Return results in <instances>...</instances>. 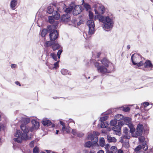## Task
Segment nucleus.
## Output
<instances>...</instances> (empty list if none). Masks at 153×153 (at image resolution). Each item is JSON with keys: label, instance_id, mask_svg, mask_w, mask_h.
<instances>
[{"label": "nucleus", "instance_id": "nucleus-1", "mask_svg": "<svg viewBox=\"0 0 153 153\" xmlns=\"http://www.w3.org/2000/svg\"><path fill=\"white\" fill-rule=\"evenodd\" d=\"M20 127L23 133L22 134L20 130H17L16 133L14 135L16 137L13 139V140L15 142L18 143H21L23 140H30L32 136V135H30L29 137L27 135V133L29 131L28 127L25 125L22 124Z\"/></svg>", "mask_w": 153, "mask_h": 153}, {"label": "nucleus", "instance_id": "nucleus-2", "mask_svg": "<svg viewBox=\"0 0 153 153\" xmlns=\"http://www.w3.org/2000/svg\"><path fill=\"white\" fill-rule=\"evenodd\" d=\"M98 19L103 23V28L106 31L110 30L113 27L114 24L113 16L111 14L106 16L99 15Z\"/></svg>", "mask_w": 153, "mask_h": 153}, {"label": "nucleus", "instance_id": "nucleus-3", "mask_svg": "<svg viewBox=\"0 0 153 153\" xmlns=\"http://www.w3.org/2000/svg\"><path fill=\"white\" fill-rule=\"evenodd\" d=\"M57 27L56 25H52L49 26L48 29L50 31L49 36L51 40L54 41L56 40L58 37V34L57 31L54 29H56Z\"/></svg>", "mask_w": 153, "mask_h": 153}, {"label": "nucleus", "instance_id": "nucleus-4", "mask_svg": "<svg viewBox=\"0 0 153 153\" xmlns=\"http://www.w3.org/2000/svg\"><path fill=\"white\" fill-rule=\"evenodd\" d=\"M94 8V11L95 13L97 16L98 19V16L101 15L100 14H103L105 12V9L104 6L102 5L99 3H95L94 4L93 6Z\"/></svg>", "mask_w": 153, "mask_h": 153}, {"label": "nucleus", "instance_id": "nucleus-5", "mask_svg": "<svg viewBox=\"0 0 153 153\" xmlns=\"http://www.w3.org/2000/svg\"><path fill=\"white\" fill-rule=\"evenodd\" d=\"M99 134V133L95 131H93L88 134L87 137V139L91 140L92 142L94 144L97 143L98 141V138L97 136Z\"/></svg>", "mask_w": 153, "mask_h": 153}, {"label": "nucleus", "instance_id": "nucleus-6", "mask_svg": "<svg viewBox=\"0 0 153 153\" xmlns=\"http://www.w3.org/2000/svg\"><path fill=\"white\" fill-rule=\"evenodd\" d=\"M94 65L95 67L97 68L98 73L103 74L108 72L107 67L99 65V64L98 62L95 63Z\"/></svg>", "mask_w": 153, "mask_h": 153}, {"label": "nucleus", "instance_id": "nucleus-7", "mask_svg": "<svg viewBox=\"0 0 153 153\" xmlns=\"http://www.w3.org/2000/svg\"><path fill=\"white\" fill-rule=\"evenodd\" d=\"M55 7L57 9V11L59 12H61L60 10L62 8L61 7H58V5L56 3H54L52 5H51L48 6L47 7V12L51 14L53 11L54 8Z\"/></svg>", "mask_w": 153, "mask_h": 153}, {"label": "nucleus", "instance_id": "nucleus-8", "mask_svg": "<svg viewBox=\"0 0 153 153\" xmlns=\"http://www.w3.org/2000/svg\"><path fill=\"white\" fill-rule=\"evenodd\" d=\"M143 128L142 125L140 124H138L137 126L135 133L133 134L132 136L134 137H137L138 136L142 134Z\"/></svg>", "mask_w": 153, "mask_h": 153}, {"label": "nucleus", "instance_id": "nucleus-9", "mask_svg": "<svg viewBox=\"0 0 153 153\" xmlns=\"http://www.w3.org/2000/svg\"><path fill=\"white\" fill-rule=\"evenodd\" d=\"M31 123L32 124V127L30 129V131L31 132L33 131L35 129H38L39 127V123L36 120H31Z\"/></svg>", "mask_w": 153, "mask_h": 153}, {"label": "nucleus", "instance_id": "nucleus-10", "mask_svg": "<svg viewBox=\"0 0 153 153\" xmlns=\"http://www.w3.org/2000/svg\"><path fill=\"white\" fill-rule=\"evenodd\" d=\"M73 13L74 15H77L80 13L82 11V7L79 5H76L73 9Z\"/></svg>", "mask_w": 153, "mask_h": 153}, {"label": "nucleus", "instance_id": "nucleus-11", "mask_svg": "<svg viewBox=\"0 0 153 153\" xmlns=\"http://www.w3.org/2000/svg\"><path fill=\"white\" fill-rule=\"evenodd\" d=\"M145 138L143 136H141L139 137V140L140 143H142L143 149L146 151L148 149V146L146 144V142L145 141Z\"/></svg>", "mask_w": 153, "mask_h": 153}, {"label": "nucleus", "instance_id": "nucleus-12", "mask_svg": "<svg viewBox=\"0 0 153 153\" xmlns=\"http://www.w3.org/2000/svg\"><path fill=\"white\" fill-rule=\"evenodd\" d=\"M130 134L129 133L128 129L127 127L124 128L123 129V137L124 139H129L130 137Z\"/></svg>", "mask_w": 153, "mask_h": 153}, {"label": "nucleus", "instance_id": "nucleus-13", "mask_svg": "<svg viewBox=\"0 0 153 153\" xmlns=\"http://www.w3.org/2000/svg\"><path fill=\"white\" fill-rule=\"evenodd\" d=\"M42 122V124L44 126H50L51 125L52 127H53L55 126L53 124H52L50 120H48V119H43Z\"/></svg>", "mask_w": 153, "mask_h": 153}, {"label": "nucleus", "instance_id": "nucleus-14", "mask_svg": "<svg viewBox=\"0 0 153 153\" xmlns=\"http://www.w3.org/2000/svg\"><path fill=\"white\" fill-rule=\"evenodd\" d=\"M60 4L64 11L67 13H70L73 9V6H70L68 8H66L65 9V4L62 3Z\"/></svg>", "mask_w": 153, "mask_h": 153}, {"label": "nucleus", "instance_id": "nucleus-15", "mask_svg": "<svg viewBox=\"0 0 153 153\" xmlns=\"http://www.w3.org/2000/svg\"><path fill=\"white\" fill-rule=\"evenodd\" d=\"M70 20V16L68 14L63 15L61 17V21L64 22H67Z\"/></svg>", "mask_w": 153, "mask_h": 153}, {"label": "nucleus", "instance_id": "nucleus-16", "mask_svg": "<svg viewBox=\"0 0 153 153\" xmlns=\"http://www.w3.org/2000/svg\"><path fill=\"white\" fill-rule=\"evenodd\" d=\"M140 57L139 56H136L135 55H132L131 57V59L133 64L134 65H136L138 62V59Z\"/></svg>", "mask_w": 153, "mask_h": 153}, {"label": "nucleus", "instance_id": "nucleus-17", "mask_svg": "<svg viewBox=\"0 0 153 153\" xmlns=\"http://www.w3.org/2000/svg\"><path fill=\"white\" fill-rule=\"evenodd\" d=\"M18 0H12L10 3V7L12 10H14L17 4Z\"/></svg>", "mask_w": 153, "mask_h": 153}, {"label": "nucleus", "instance_id": "nucleus-18", "mask_svg": "<svg viewBox=\"0 0 153 153\" xmlns=\"http://www.w3.org/2000/svg\"><path fill=\"white\" fill-rule=\"evenodd\" d=\"M112 130L115 132V133L116 134H120V131L121 130V128L118 126H115L113 127Z\"/></svg>", "mask_w": 153, "mask_h": 153}, {"label": "nucleus", "instance_id": "nucleus-19", "mask_svg": "<svg viewBox=\"0 0 153 153\" xmlns=\"http://www.w3.org/2000/svg\"><path fill=\"white\" fill-rule=\"evenodd\" d=\"M144 66L146 68H152L153 65L150 61L147 60L144 62Z\"/></svg>", "mask_w": 153, "mask_h": 153}, {"label": "nucleus", "instance_id": "nucleus-20", "mask_svg": "<svg viewBox=\"0 0 153 153\" xmlns=\"http://www.w3.org/2000/svg\"><path fill=\"white\" fill-rule=\"evenodd\" d=\"M22 122L25 124H26L29 123L30 121V118L28 117H22L21 119Z\"/></svg>", "mask_w": 153, "mask_h": 153}, {"label": "nucleus", "instance_id": "nucleus-21", "mask_svg": "<svg viewBox=\"0 0 153 153\" xmlns=\"http://www.w3.org/2000/svg\"><path fill=\"white\" fill-rule=\"evenodd\" d=\"M101 62L102 64L105 66V67L107 68L108 67L109 62L107 59L104 58Z\"/></svg>", "mask_w": 153, "mask_h": 153}, {"label": "nucleus", "instance_id": "nucleus-22", "mask_svg": "<svg viewBox=\"0 0 153 153\" xmlns=\"http://www.w3.org/2000/svg\"><path fill=\"white\" fill-rule=\"evenodd\" d=\"M124 120L126 124V125L129 126L130 124H132L131 121V119L129 117H126L124 119Z\"/></svg>", "mask_w": 153, "mask_h": 153}, {"label": "nucleus", "instance_id": "nucleus-23", "mask_svg": "<svg viewBox=\"0 0 153 153\" xmlns=\"http://www.w3.org/2000/svg\"><path fill=\"white\" fill-rule=\"evenodd\" d=\"M100 145L101 147L104 146L105 144V142L104 139L103 137L100 138L99 140Z\"/></svg>", "mask_w": 153, "mask_h": 153}, {"label": "nucleus", "instance_id": "nucleus-24", "mask_svg": "<svg viewBox=\"0 0 153 153\" xmlns=\"http://www.w3.org/2000/svg\"><path fill=\"white\" fill-rule=\"evenodd\" d=\"M107 140L109 142H115L116 141V139L114 137H111V136L108 135Z\"/></svg>", "mask_w": 153, "mask_h": 153}, {"label": "nucleus", "instance_id": "nucleus-25", "mask_svg": "<svg viewBox=\"0 0 153 153\" xmlns=\"http://www.w3.org/2000/svg\"><path fill=\"white\" fill-rule=\"evenodd\" d=\"M87 25L88 27L91 26H95L94 23V21L92 19H90L88 20L87 22Z\"/></svg>", "mask_w": 153, "mask_h": 153}, {"label": "nucleus", "instance_id": "nucleus-26", "mask_svg": "<svg viewBox=\"0 0 153 153\" xmlns=\"http://www.w3.org/2000/svg\"><path fill=\"white\" fill-rule=\"evenodd\" d=\"M128 127L130 129V132L132 134V135L134 134L135 133V129L133 127L132 124H130Z\"/></svg>", "mask_w": 153, "mask_h": 153}, {"label": "nucleus", "instance_id": "nucleus-27", "mask_svg": "<svg viewBox=\"0 0 153 153\" xmlns=\"http://www.w3.org/2000/svg\"><path fill=\"white\" fill-rule=\"evenodd\" d=\"M95 26H91L90 27H89V31L88 32L89 34L91 35L94 33L95 30H94V27Z\"/></svg>", "mask_w": 153, "mask_h": 153}, {"label": "nucleus", "instance_id": "nucleus-28", "mask_svg": "<svg viewBox=\"0 0 153 153\" xmlns=\"http://www.w3.org/2000/svg\"><path fill=\"white\" fill-rule=\"evenodd\" d=\"M115 119L117 120H122L123 118V116L120 114H118L115 116Z\"/></svg>", "mask_w": 153, "mask_h": 153}, {"label": "nucleus", "instance_id": "nucleus-29", "mask_svg": "<svg viewBox=\"0 0 153 153\" xmlns=\"http://www.w3.org/2000/svg\"><path fill=\"white\" fill-rule=\"evenodd\" d=\"M119 109L120 110H122L124 111L127 112L129 110L130 108L128 107L123 106L119 107Z\"/></svg>", "mask_w": 153, "mask_h": 153}, {"label": "nucleus", "instance_id": "nucleus-30", "mask_svg": "<svg viewBox=\"0 0 153 153\" xmlns=\"http://www.w3.org/2000/svg\"><path fill=\"white\" fill-rule=\"evenodd\" d=\"M59 44L57 43H54L53 44L52 48L53 50L54 51L58 49L59 48Z\"/></svg>", "mask_w": 153, "mask_h": 153}, {"label": "nucleus", "instance_id": "nucleus-31", "mask_svg": "<svg viewBox=\"0 0 153 153\" xmlns=\"http://www.w3.org/2000/svg\"><path fill=\"white\" fill-rule=\"evenodd\" d=\"M62 131L63 132L66 131L67 133H69L70 132V127L69 126L65 127V128L63 130H62Z\"/></svg>", "mask_w": 153, "mask_h": 153}, {"label": "nucleus", "instance_id": "nucleus-32", "mask_svg": "<svg viewBox=\"0 0 153 153\" xmlns=\"http://www.w3.org/2000/svg\"><path fill=\"white\" fill-rule=\"evenodd\" d=\"M101 127L102 128H105L106 127H107L108 125V124L106 122H101Z\"/></svg>", "mask_w": 153, "mask_h": 153}, {"label": "nucleus", "instance_id": "nucleus-33", "mask_svg": "<svg viewBox=\"0 0 153 153\" xmlns=\"http://www.w3.org/2000/svg\"><path fill=\"white\" fill-rule=\"evenodd\" d=\"M55 13H56L53 16L56 19L58 20L60 18V15L59 13H57V11H55Z\"/></svg>", "mask_w": 153, "mask_h": 153}, {"label": "nucleus", "instance_id": "nucleus-34", "mask_svg": "<svg viewBox=\"0 0 153 153\" xmlns=\"http://www.w3.org/2000/svg\"><path fill=\"white\" fill-rule=\"evenodd\" d=\"M48 31L47 29H44L42 30L41 33V36L42 37H44L47 33Z\"/></svg>", "mask_w": 153, "mask_h": 153}, {"label": "nucleus", "instance_id": "nucleus-35", "mask_svg": "<svg viewBox=\"0 0 153 153\" xmlns=\"http://www.w3.org/2000/svg\"><path fill=\"white\" fill-rule=\"evenodd\" d=\"M48 21L50 23H53L54 21V18L53 16H49L48 17Z\"/></svg>", "mask_w": 153, "mask_h": 153}, {"label": "nucleus", "instance_id": "nucleus-36", "mask_svg": "<svg viewBox=\"0 0 153 153\" xmlns=\"http://www.w3.org/2000/svg\"><path fill=\"white\" fill-rule=\"evenodd\" d=\"M92 145V143L91 141H88L85 143V147L89 148Z\"/></svg>", "mask_w": 153, "mask_h": 153}, {"label": "nucleus", "instance_id": "nucleus-37", "mask_svg": "<svg viewBox=\"0 0 153 153\" xmlns=\"http://www.w3.org/2000/svg\"><path fill=\"white\" fill-rule=\"evenodd\" d=\"M108 118L107 116H105L100 118V120L101 122H103L104 121L106 120Z\"/></svg>", "mask_w": 153, "mask_h": 153}, {"label": "nucleus", "instance_id": "nucleus-38", "mask_svg": "<svg viewBox=\"0 0 153 153\" xmlns=\"http://www.w3.org/2000/svg\"><path fill=\"white\" fill-rule=\"evenodd\" d=\"M61 72L62 74L65 75L68 74V71L65 69H62L61 70Z\"/></svg>", "mask_w": 153, "mask_h": 153}, {"label": "nucleus", "instance_id": "nucleus-39", "mask_svg": "<svg viewBox=\"0 0 153 153\" xmlns=\"http://www.w3.org/2000/svg\"><path fill=\"white\" fill-rule=\"evenodd\" d=\"M142 147L141 145H140L134 149V151L137 152H140L139 151L142 149Z\"/></svg>", "mask_w": 153, "mask_h": 153}, {"label": "nucleus", "instance_id": "nucleus-40", "mask_svg": "<svg viewBox=\"0 0 153 153\" xmlns=\"http://www.w3.org/2000/svg\"><path fill=\"white\" fill-rule=\"evenodd\" d=\"M117 123V121L115 119L112 120L110 122V125L112 126L115 125Z\"/></svg>", "mask_w": 153, "mask_h": 153}, {"label": "nucleus", "instance_id": "nucleus-41", "mask_svg": "<svg viewBox=\"0 0 153 153\" xmlns=\"http://www.w3.org/2000/svg\"><path fill=\"white\" fill-rule=\"evenodd\" d=\"M39 148L37 146L35 147L33 149V153H39Z\"/></svg>", "mask_w": 153, "mask_h": 153}, {"label": "nucleus", "instance_id": "nucleus-42", "mask_svg": "<svg viewBox=\"0 0 153 153\" xmlns=\"http://www.w3.org/2000/svg\"><path fill=\"white\" fill-rule=\"evenodd\" d=\"M53 44L51 41L46 42L45 44V46L46 47L50 46L53 45Z\"/></svg>", "mask_w": 153, "mask_h": 153}, {"label": "nucleus", "instance_id": "nucleus-43", "mask_svg": "<svg viewBox=\"0 0 153 153\" xmlns=\"http://www.w3.org/2000/svg\"><path fill=\"white\" fill-rule=\"evenodd\" d=\"M51 56L53 59L55 60V61L57 60V56L55 54H54V53H51Z\"/></svg>", "mask_w": 153, "mask_h": 153}, {"label": "nucleus", "instance_id": "nucleus-44", "mask_svg": "<svg viewBox=\"0 0 153 153\" xmlns=\"http://www.w3.org/2000/svg\"><path fill=\"white\" fill-rule=\"evenodd\" d=\"M84 6L87 10L90 9L91 7L90 5L87 3L85 4L84 5Z\"/></svg>", "mask_w": 153, "mask_h": 153}, {"label": "nucleus", "instance_id": "nucleus-45", "mask_svg": "<svg viewBox=\"0 0 153 153\" xmlns=\"http://www.w3.org/2000/svg\"><path fill=\"white\" fill-rule=\"evenodd\" d=\"M144 62L143 61H141L139 62L136 65L138 67H140L143 65H144Z\"/></svg>", "mask_w": 153, "mask_h": 153}, {"label": "nucleus", "instance_id": "nucleus-46", "mask_svg": "<svg viewBox=\"0 0 153 153\" xmlns=\"http://www.w3.org/2000/svg\"><path fill=\"white\" fill-rule=\"evenodd\" d=\"M125 125V124L124 123L123 121H120L118 122V126L120 127V128L121 126H122Z\"/></svg>", "mask_w": 153, "mask_h": 153}, {"label": "nucleus", "instance_id": "nucleus-47", "mask_svg": "<svg viewBox=\"0 0 153 153\" xmlns=\"http://www.w3.org/2000/svg\"><path fill=\"white\" fill-rule=\"evenodd\" d=\"M59 61H57L56 62H55L53 64V67L54 68V69H56L57 68H58L59 66Z\"/></svg>", "mask_w": 153, "mask_h": 153}, {"label": "nucleus", "instance_id": "nucleus-48", "mask_svg": "<svg viewBox=\"0 0 153 153\" xmlns=\"http://www.w3.org/2000/svg\"><path fill=\"white\" fill-rule=\"evenodd\" d=\"M89 16L90 19H92L93 18V14L91 11H89Z\"/></svg>", "mask_w": 153, "mask_h": 153}, {"label": "nucleus", "instance_id": "nucleus-49", "mask_svg": "<svg viewBox=\"0 0 153 153\" xmlns=\"http://www.w3.org/2000/svg\"><path fill=\"white\" fill-rule=\"evenodd\" d=\"M111 150L114 152H115L117 151V148L115 146H112L111 147Z\"/></svg>", "mask_w": 153, "mask_h": 153}, {"label": "nucleus", "instance_id": "nucleus-50", "mask_svg": "<svg viewBox=\"0 0 153 153\" xmlns=\"http://www.w3.org/2000/svg\"><path fill=\"white\" fill-rule=\"evenodd\" d=\"M60 123L62 126V130H63L65 128V123L61 121H60Z\"/></svg>", "mask_w": 153, "mask_h": 153}, {"label": "nucleus", "instance_id": "nucleus-51", "mask_svg": "<svg viewBox=\"0 0 153 153\" xmlns=\"http://www.w3.org/2000/svg\"><path fill=\"white\" fill-rule=\"evenodd\" d=\"M60 123L62 126V130H63L65 128V123L61 121H60Z\"/></svg>", "mask_w": 153, "mask_h": 153}, {"label": "nucleus", "instance_id": "nucleus-52", "mask_svg": "<svg viewBox=\"0 0 153 153\" xmlns=\"http://www.w3.org/2000/svg\"><path fill=\"white\" fill-rule=\"evenodd\" d=\"M77 132L76 130H73L72 133L74 135H77Z\"/></svg>", "mask_w": 153, "mask_h": 153}, {"label": "nucleus", "instance_id": "nucleus-53", "mask_svg": "<svg viewBox=\"0 0 153 153\" xmlns=\"http://www.w3.org/2000/svg\"><path fill=\"white\" fill-rule=\"evenodd\" d=\"M105 149L107 151L109 149V148L110 147L109 144H107L106 145H105Z\"/></svg>", "mask_w": 153, "mask_h": 153}, {"label": "nucleus", "instance_id": "nucleus-54", "mask_svg": "<svg viewBox=\"0 0 153 153\" xmlns=\"http://www.w3.org/2000/svg\"><path fill=\"white\" fill-rule=\"evenodd\" d=\"M34 141H32L30 143V146L31 147H33L34 146Z\"/></svg>", "mask_w": 153, "mask_h": 153}, {"label": "nucleus", "instance_id": "nucleus-55", "mask_svg": "<svg viewBox=\"0 0 153 153\" xmlns=\"http://www.w3.org/2000/svg\"><path fill=\"white\" fill-rule=\"evenodd\" d=\"M143 105L144 107H146L149 105V104L148 102H144L143 103Z\"/></svg>", "mask_w": 153, "mask_h": 153}, {"label": "nucleus", "instance_id": "nucleus-56", "mask_svg": "<svg viewBox=\"0 0 153 153\" xmlns=\"http://www.w3.org/2000/svg\"><path fill=\"white\" fill-rule=\"evenodd\" d=\"M53 66V64H51L48 65V67L50 69L54 70V68Z\"/></svg>", "mask_w": 153, "mask_h": 153}, {"label": "nucleus", "instance_id": "nucleus-57", "mask_svg": "<svg viewBox=\"0 0 153 153\" xmlns=\"http://www.w3.org/2000/svg\"><path fill=\"white\" fill-rule=\"evenodd\" d=\"M77 136L79 137H82L83 135V134L82 133H77Z\"/></svg>", "mask_w": 153, "mask_h": 153}, {"label": "nucleus", "instance_id": "nucleus-58", "mask_svg": "<svg viewBox=\"0 0 153 153\" xmlns=\"http://www.w3.org/2000/svg\"><path fill=\"white\" fill-rule=\"evenodd\" d=\"M117 153H124L123 150L121 149L117 150Z\"/></svg>", "mask_w": 153, "mask_h": 153}, {"label": "nucleus", "instance_id": "nucleus-59", "mask_svg": "<svg viewBox=\"0 0 153 153\" xmlns=\"http://www.w3.org/2000/svg\"><path fill=\"white\" fill-rule=\"evenodd\" d=\"M62 52V50H59L58 51V53H57V55H60L61 54Z\"/></svg>", "mask_w": 153, "mask_h": 153}, {"label": "nucleus", "instance_id": "nucleus-60", "mask_svg": "<svg viewBox=\"0 0 153 153\" xmlns=\"http://www.w3.org/2000/svg\"><path fill=\"white\" fill-rule=\"evenodd\" d=\"M16 66V65L15 64H12L11 65V68H15Z\"/></svg>", "mask_w": 153, "mask_h": 153}, {"label": "nucleus", "instance_id": "nucleus-61", "mask_svg": "<svg viewBox=\"0 0 153 153\" xmlns=\"http://www.w3.org/2000/svg\"><path fill=\"white\" fill-rule=\"evenodd\" d=\"M97 153H104V151L102 150H100Z\"/></svg>", "mask_w": 153, "mask_h": 153}, {"label": "nucleus", "instance_id": "nucleus-62", "mask_svg": "<svg viewBox=\"0 0 153 153\" xmlns=\"http://www.w3.org/2000/svg\"><path fill=\"white\" fill-rule=\"evenodd\" d=\"M15 83L17 85H19V86H21V85L20 84L19 82L18 81H16V82H15Z\"/></svg>", "mask_w": 153, "mask_h": 153}, {"label": "nucleus", "instance_id": "nucleus-63", "mask_svg": "<svg viewBox=\"0 0 153 153\" xmlns=\"http://www.w3.org/2000/svg\"><path fill=\"white\" fill-rule=\"evenodd\" d=\"M82 21H81V20H80L79 22L78 23V25H80L82 23Z\"/></svg>", "mask_w": 153, "mask_h": 153}, {"label": "nucleus", "instance_id": "nucleus-64", "mask_svg": "<svg viewBox=\"0 0 153 153\" xmlns=\"http://www.w3.org/2000/svg\"><path fill=\"white\" fill-rule=\"evenodd\" d=\"M106 153H113V152L112 151H107Z\"/></svg>", "mask_w": 153, "mask_h": 153}]
</instances>
